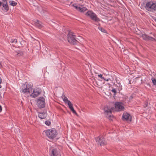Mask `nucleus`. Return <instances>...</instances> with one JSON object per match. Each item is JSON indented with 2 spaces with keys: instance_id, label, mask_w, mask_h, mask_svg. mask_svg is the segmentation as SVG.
Masks as SVG:
<instances>
[{
  "instance_id": "f257e3e1",
  "label": "nucleus",
  "mask_w": 156,
  "mask_h": 156,
  "mask_svg": "<svg viewBox=\"0 0 156 156\" xmlns=\"http://www.w3.org/2000/svg\"><path fill=\"white\" fill-rule=\"evenodd\" d=\"M44 133L47 136L51 139L55 137L57 134L56 130L54 129L46 130L44 131Z\"/></svg>"
},
{
  "instance_id": "f03ea898",
  "label": "nucleus",
  "mask_w": 156,
  "mask_h": 156,
  "mask_svg": "<svg viewBox=\"0 0 156 156\" xmlns=\"http://www.w3.org/2000/svg\"><path fill=\"white\" fill-rule=\"evenodd\" d=\"M104 112L107 118L112 120L113 116L112 113V110H114V108H110L107 106H105L104 108Z\"/></svg>"
},
{
  "instance_id": "7ed1b4c3",
  "label": "nucleus",
  "mask_w": 156,
  "mask_h": 156,
  "mask_svg": "<svg viewBox=\"0 0 156 156\" xmlns=\"http://www.w3.org/2000/svg\"><path fill=\"white\" fill-rule=\"evenodd\" d=\"M67 40L69 43L72 44H77L78 41L76 39V36L72 33H69L67 35Z\"/></svg>"
},
{
  "instance_id": "20e7f679",
  "label": "nucleus",
  "mask_w": 156,
  "mask_h": 156,
  "mask_svg": "<svg viewBox=\"0 0 156 156\" xmlns=\"http://www.w3.org/2000/svg\"><path fill=\"white\" fill-rule=\"evenodd\" d=\"M62 98L63 101L65 103L68 105L69 108L72 112L74 114L77 115V113L73 107L72 104L71 102L69 100H68L67 98L64 96L62 97Z\"/></svg>"
},
{
  "instance_id": "39448f33",
  "label": "nucleus",
  "mask_w": 156,
  "mask_h": 156,
  "mask_svg": "<svg viewBox=\"0 0 156 156\" xmlns=\"http://www.w3.org/2000/svg\"><path fill=\"white\" fill-rule=\"evenodd\" d=\"M85 15L96 22H98L100 21L99 19L97 17V15L91 11H89L86 13Z\"/></svg>"
},
{
  "instance_id": "423d86ee",
  "label": "nucleus",
  "mask_w": 156,
  "mask_h": 156,
  "mask_svg": "<svg viewBox=\"0 0 156 156\" xmlns=\"http://www.w3.org/2000/svg\"><path fill=\"white\" fill-rule=\"evenodd\" d=\"M41 90L40 88H32V91H30V96L33 98H36L41 94Z\"/></svg>"
},
{
  "instance_id": "0eeeda50",
  "label": "nucleus",
  "mask_w": 156,
  "mask_h": 156,
  "mask_svg": "<svg viewBox=\"0 0 156 156\" xmlns=\"http://www.w3.org/2000/svg\"><path fill=\"white\" fill-rule=\"evenodd\" d=\"M23 88L21 92L23 94H30V91H32V88L30 86H29V84L26 85L25 84H23Z\"/></svg>"
},
{
  "instance_id": "6e6552de",
  "label": "nucleus",
  "mask_w": 156,
  "mask_h": 156,
  "mask_svg": "<svg viewBox=\"0 0 156 156\" xmlns=\"http://www.w3.org/2000/svg\"><path fill=\"white\" fill-rule=\"evenodd\" d=\"M37 105L40 108H44L45 106L44 98L43 97H40L37 100Z\"/></svg>"
},
{
  "instance_id": "1a4fd4ad",
  "label": "nucleus",
  "mask_w": 156,
  "mask_h": 156,
  "mask_svg": "<svg viewBox=\"0 0 156 156\" xmlns=\"http://www.w3.org/2000/svg\"><path fill=\"white\" fill-rule=\"evenodd\" d=\"M114 110L116 111H121L124 109V108L122 103L116 102L115 103V108Z\"/></svg>"
},
{
  "instance_id": "9d476101",
  "label": "nucleus",
  "mask_w": 156,
  "mask_h": 156,
  "mask_svg": "<svg viewBox=\"0 0 156 156\" xmlns=\"http://www.w3.org/2000/svg\"><path fill=\"white\" fill-rule=\"evenodd\" d=\"M72 5L76 10L80 12H84L87 10L86 7H83L82 5H80L74 4Z\"/></svg>"
},
{
  "instance_id": "9b49d317",
  "label": "nucleus",
  "mask_w": 156,
  "mask_h": 156,
  "mask_svg": "<svg viewBox=\"0 0 156 156\" xmlns=\"http://www.w3.org/2000/svg\"><path fill=\"white\" fill-rule=\"evenodd\" d=\"M96 142L99 144L100 145H104L107 144V143L105 141L103 136H99L96 138Z\"/></svg>"
},
{
  "instance_id": "f8f14e48",
  "label": "nucleus",
  "mask_w": 156,
  "mask_h": 156,
  "mask_svg": "<svg viewBox=\"0 0 156 156\" xmlns=\"http://www.w3.org/2000/svg\"><path fill=\"white\" fill-rule=\"evenodd\" d=\"M50 151L51 156H61L60 152L55 149L51 148Z\"/></svg>"
},
{
  "instance_id": "ddd939ff",
  "label": "nucleus",
  "mask_w": 156,
  "mask_h": 156,
  "mask_svg": "<svg viewBox=\"0 0 156 156\" xmlns=\"http://www.w3.org/2000/svg\"><path fill=\"white\" fill-rule=\"evenodd\" d=\"M146 5L147 7L150 8L151 10H156V3L148 2L147 4Z\"/></svg>"
},
{
  "instance_id": "4468645a",
  "label": "nucleus",
  "mask_w": 156,
  "mask_h": 156,
  "mask_svg": "<svg viewBox=\"0 0 156 156\" xmlns=\"http://www.w3.org/2000/svg\"><path fill=\"white\" fill-rule=\"evenodd\" d=\"M122 119L124 120L131 121V116L129 114L125 112L124 113L122 116Z\"/></svg>"
},
{
  "instance_id": "2eb2a0df",
  "label": "nucleus",
  "mask_w": 156,
  "mask_h": 156,
  "mask_svg": "<svg viewBox=\"0 0 156 156\" xmlns=\"http://www.w3.org/2000/svg\"><path fill=\"white\" fill-rule=\"evenodd\" d=\"M143 38L146 40H150L152 41H155V39L152 37H149L146 34H143L142 35Z\"/></svg>"
},
{
  "instance_id": "dca6fc26",
  "label": "nucleus",
  "mask_w": 156,
  "mask_h": 156,
  "mask_svg": "<svg viewBox=\"0 0 156 156\" xmlns=\"http://www.w3.org/2000/svg\"><path fill=\"white\" fill-rule=\"evenodd\" d=\"M38 116L41 119H44L47 116V113L45 112H39Z\"/></svg>"
},
{
  "instance_id": "f3484780",
  "label": "nucleus",
  "mask_w": 156,
  "mask_h": 156,
  "mask_svg": "<svg viewBox=\"0 0 156 156\" xmlns=\"http://www.w3.org/2000/svg\"><path fill=\"white\" fill-rule=\"evenodd\" d=\"M35 25L37 27L41 28H42L43 26L42 25L41 23V22L39 21L38 20H37L35 22Z\"/></svg>"
},
{
  "instance_id": "a211bd4d",
  "label": "nucleus",
  "mask_w": 156,
  "mask_h": 156,
  "mask_svg": "<svg viewBox=\"0 0 156 156\" xmlns=\"http://www.w3.org/2000/svg\"><path fill=\"white\" fill-rule=\"evenodd\" d=\"M23 54V52H22L20 50L16 51L14 53V55H15L16 56H21Z\"/></svg>"
},
{
  "instance_id": "6ab92c4d",
  "label": "nucleus",
  "mask_w": 156,
  "mask_h": 156,
  "mask_svg": "<svg viewBox=\"0 0 156 156\" xmlns=\"http://www.w3.org/2000/svg\"><path fill=\"white\" fill-rule=\"evenodd\" d=\"M116 86L118 87V89L120 91L122 89V86L121 84V83L119 82L118 83V80L116 81Z\"/></svg>"
},
{
  "instance_id": "aec40b11",
  "label": "nucleus",
  "mask_w": 156,
  "mask_h": 156,
  "mask_svg": "<svg viewBox=\"0 0 156 156\" xmlns=\"http://www.w3.org/2000/svg\"><path fill=\"white\" fill-rule=\"evenodd\" d=\"M17 41L16 39H12L10 41L11 43L12 44V45L15 48H17L16 46H15V44H16L17 42Z\"/></svg>"
},
{
  "instance_id": "412c9836",
  "label": "nucleus",
  "mask_w": 156,
  "mask_h": 156,
  "mask_svg": "<svg viewBox=\"0 0 156 156\" xmlns=\"http://www.w3.org/2000/svg\"><path fill=\"white\" fill-rule=\"evenodd\" d=\"M3 7L4 8V10L5 12H7L9 10V7L7 4H3Z\"/></svg>"
},
{
  "instance_id": "4be33fe9",
  "label": "nucleus",
  "mask_w": 156,
  "mask_h": 156,
  "mask_svg": "<svg viewBox=\"0 0 156 156\" xmlns=\"http://www.w3.org/2000/svg\"><path fill=\"white\" fill-rule=\"evenodd\" d=\"M10 5L12 6H15L17 4V3L13 1H9Z\"/></svg>"
},
{
  "instance_id": "5701e85b",
  "label": "nucleus",
  "mask_w": 156,
  "mask_h": 156,
  "mask_svg": "<svg viewBox=\"0 0 156 156\" xmlns=\"http://www.w3.org/2000/svg\"><path fill=\"white\" fill-rule=\"evenodd\" d=\"M151 80L152 82L154 85H156V79H155L154 77H152L151 78Z\"/></svg>"
},
{
  "instance_id": "b1692460",
  "label": "nucleus",
  "mask_w": 156,
  "mask_h": 156,
  "mask_svg": "<svg viewBox=\"0 0 156 156\" xmlns=\"http://www.w3.org/2000/svg\"><path fill=\"white\" fill-rule=\"evenodd\" d=\"M98 29L103 32L105 33L106 32V30L101 27H98Z\"/></svg>"
},
{
  "instance_id": "393cba45",
  "label": "nucleus",
  "mask_w": 156,
  "mask_h": 156,
  "mask_svg": "<svg viewBox=\"0 0 156 156\" xmlns=\"http://www.w3.org/2000/svg\"><path fill=\"white\" fill-rule=\"evenodd\" d=\"M98 77L101 78V79H103L104 80H105V79L103 77L102 75L101 74L98 75Z\"/></svg>"
},
{
  "instance_id": "a878e982",
  "label": "nucleus",
  "mask_w": 156,
  "mask_h": 156,
  "mask_svg": "<svg viewBox=\"0 0 156 156\" xmlns=\"http://www.w3.org/2000/svg\"><path fill=\"white\" fill-rule=\"evenodd\" d=\"M45 124L47 126H49L51 124V122L49 121H46L45 122Z\"/></svg>"
},
{
  "instance_id": "bb28decb",
  "label": "nucleus",
  "mask_w": 156,
  "mask_h": 156,
  "mask_svg": "<svg viewBox=\"0 0 156 156\" xmlns=\"http://www.w3.org/2000/svg\"><path fill=\"white\" fill-rule=\"evenodd\" d=\"M4 94H3L2 95V93L0 92V99H2L3 97H4Z\"/></svg>"
},
{
  "instance_id": "cd10ccee",
  "label": "nucleus",
  "mask_w": 156,
  "mask_h": 156,
  "mask_svg": "<svg viewBox=\"0 0 156 156\" xmlns=\"http://www.w3.org/2000/svg\"><path fill=\"white\" fill-rule=\"evenodd\" d=\"M112 91L115 94L116 93V90L114 88L112 89Z\"/></svg>"
},
{
  "instance_id": "c85d7f7f",
  "label": "nucleus",
  "mask_w": 156,
  "mask_h": 156,
  "mask_svg": "<svg viewBox=\"0 0 156 156\" xmlns=\"http://www.w3.org/2000/svg\"><path fill=\"white\" fill-rule=\"evenodd\" d=\"M106 80V81H109V80L111 81V79H109V78H108V79H105V80Z\"/></svg>"
},
{
  "instance_id": "c756f323",
  "label": "nucleus",
  "mask_w": 156,
  "mask_h": 156,
  "mask_svg": "<svg viewBox=\"0 0 156 156\" xmlns=\"http://www.w3.org/2000/svg\"><path fill=\"white\" fill-rule=\"evenodd\" d=\"M2 111V108L1 106L0 105V112H1Z\"/></svg>"
},
{
  "instance_id": "7c9ffc66",
  "label": "nucleus",
  "mask_w": 156,
  "mask_h": 156,
  "mask_svg": "<svg viewBox=\"0 0 156 156\" xmlns=\"http://www.w3.org/2000/svg\"><path fill=\"white\" fill-rule=\"evenodd\" d=\"M2 67V65L1 63L0 62V68L1 67Z\"/></svg>"
},
{
  "instance_id": "2f4dec72",
  "label": "nucleus",
  "mask_w": 156,
  "mask_h": 156,
  "mask_svg": "<svg viewBox=\"0 0 156 156\" xmlns=\"http://www.w3.org/2000/svg\"><path fill=\"white\" fill-rule=\"evenodd\" d=\"M119 48H121V47H119ZM122 48H123V47H122Z\"/></svg>"
},
{
  "instance_id": "473e14b6",
  "label": "nucleus",
  "mask_w": 156,
  "mask_h": 156,
  "mask_svg": "<svg viewBox=\"0 0 156 156\" xmlns=\"http://www.w3.org/2000/svg\"><path fill=\"white\" fill-rule=\"evenodd\" d=\"M1 5V2H0V6Z\"/></svg>"
},
{
  "instance_id": "72a5a7b5",
  "label": "nucleus",
  "mask_w": 156,
  "mask_h": 156,
  "mask_svg": "<svg viewBox=\"0 0 156 156\" xmlns=\"http://www.w3.org/2000/svg\"><path fill=\"white\" fill-rule=\"evenodd\" d=\"M119 81L118 80V83H119Z\"/></svg>"
}]
</instances>
